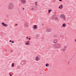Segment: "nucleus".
Instances as JSON below:
<instances>
[{
    "label": "nucleus",
    "mask_w": 76,
    "mask_h": 76,
    "mask_svg": "<svg viewBox=\"0 0 76 76\" xmlns=\"http://www.w3.org/2000/svg\"><path fill=\"white\" fill-rule=\"evenodd\" d=\"M24 61H22L21 62V64H24Z\"/></svg>",
    "instance_id": "21"
},
{
    "label": "nucleus",
    "mask_w": 76,
    "mask_h": 76,
    "mask_svg": "<svg viewBox=\"0 0 76 76\" xmlns=\"http://www.w3.org/2000/svg\"><path fill=\"white\" fill-rule=\"evenodd\" d=\"M60 7H58L59 9H60Z\"/></svg>",
    "instance_id": "37"
},
{
    "label": "nucleus",
    "mask_w": 76,
    "mask_h": 76,
    "mask_svg": "<svg viewBox=\"0 0 76 76\" xmlns=\"http://www.w3.org/2000/svg\"><path fill=\"white\" fill-rule=\"evenodd\" d=\"M21 2L23 4H26V0H21Z\"/></svg>",
    "instance_id": "7"
},
{
    "label": "nucleus",
    "mask_w": 76,
    "mask_h": 76,
    "mask_svg": "<svg viewBox=\"0 0 76 76\" xmlns=\"http://www.w3.org/2000/svg\"><path fill=\"white\" fill-rule=\"evenodd\" d=\"M46 31H47L48 32H51L52 31V29L51 28H47L46 29Z\"/></svg>",
    "instance_id": "6"
},
{
    "label": "nucleus",
    "mask_w": 76,
    "mask_h": 76,
    "mask_svg": "<svg viewBox=\"0 0 76 76\" xmlns=\"http://www.w3.org/2000/svg\"><path fill=\"white\" fill-rule=\"evenodd\" d=\"M31 38H28L29 40H31Z\"/></svg>",
    "instance_id": "28"
},
{
    "label": "nucleus",
    "mask_w": 76,
    "mask_h": 76,
    "mask_svg": "<svg viewBox=\"0 0 76 76\" xmlns=\"http://www.w3.org/2000/svg\"><path fill=\"white\" fill-rule=\"evenodd\" d=\"M10 76H12V75L10 74Z\"/></svg>",
    "instance_id": "32"
},
{
    "label": "nucleus",
    "mask_w": 76,
    "mask_h": 76,
    "mask_svg": "<svg viewBox=\"0 0 76 76\" xmlns=\"http://www.w3.org/2000/svg\"><path fill=\"white\" fill-rule=\"evenodd\" d=\"M54 37H57V36H56V35H54Z\"/></svg>",
    "instance_id": "29"
},
{
    "label": "nucleus",
    "mask_w": 76,
    "mask_h": 76,
    "mask_svg": "<svg viewBox=\"0 0 76 76\" xmlns=\"http://www.w3.org/2000/svg\"><path fill=\"white\" fill-rule=\"evenodd\" d=\"M11 53H13V50H11Z\"/></svg>",
    "instance_id": "24"
},
{
    "label": "nucleus",
    "mask_w": 76,
    "mask_h": 76,
    "mask_svg": "<svg viewBox=\"0 0 76 76\" xmlns=\"http://www.w3.org/2000/svg\"><path fill=\"white\" fill-rule=\"evenodd\" d=\"M52 47L53 48H54L56 49H57V44H54L53 45Z\"/></svg>",
    "instance_id": "4"
},
{
    "label": "nucleus",
    "mask_w": 76,
    "mask_h": 76,
    "mask_svg": "<svg viewBox=\"0 0 76 76\" xmlns=\"http://www.w3.org/2000/svg\"><path fill=\"white\" fill-rule=\"evenodd\" d=\"M30 42H29V41H27L26 42V45H30Z\"/></svg>",
    "instance_id": "10"
},
{
    "label": "nucleus",
    "mask_w": 76,
    "mask_h": 76,
    "mask_svg": "<svg viewBox=\"0 0 76 76\" xmlns=\"http://www.w3.org/2000/svg\"><path fill=\"white\" fill-rule=\"evenodd\" d=\"M59 1H62V0H59Z\"/></svg>",
    "instance_id": "30"
},
{
    "label": "nucleus",
    "mask_w": 76,
    "mask_h": 76,
    "mask_svg": "<svg viewBox=\"0 0 76 76\" xmlns=\"http://www.w3.org/2000/svg\"><path fill=\"white\" fill-rule=\"evenodd\" d=\"M52 10H48V12L49 13H50V12H51V11Z\"/></svg>",
    "instance_id": "18"
},
{
    "label": "nucleus",
    "mask_w": 76,
    "mask_h": 76,
    "mask_svg": "<svg viewBox=\"0 0 76 76\" xmlns=\"http://www.w3.org/2000/svg\"><path fill=\"white\" fill-rule=\"evenodd\" d=\"M34 10V7L32 8L31 9V10Z\"/></svg>",
    "instance_id": "22"
},
{
    "label": "nucleus",
    "mask_w": 76,
    "mask_h": 76,
    "mask_svg": "<svg viewBox=\"0 0 76 76\" xmlns=\"http://www.w3.org/2000/svg\"><path fill=\"white\" fill-rule=\"evenodd\" d=\"M61 48V45H60V44H57V48Z\"/></svg>",
    "instance_id": "13"
},
{
    "label": "nucleus",
    "mask_w": 76,
    "mask_h": 76,
    "mask_svg": "<svg viewBox=\"0 0 76 76\" xmlns=\"http://www.w3.org/2000/svg\"><path fill=\"white\" fill-rule=\"evenodd\" d=\"M60 37H63V36L62 35H60Z\"/></svg>",
    "instance_id": "23"
},
{
    "label": "nucleus",
    "mask_w": 76,
    "mask_h": 76,
    "mask_svg": "<svg viewBox=\"0 0 76 76\" xmlns=\"http://www.w3.org/2000/svg\"><path fill=\"white\" fill-rule=\"evenodd\" d=\"M26 38H27V39H29V38H28V37H26Z\"/></svg>",
    "instance_id": "27"
},
{
    "label": "nucleus",
    "mask_w": 76,
    "mask_h": 76,
    "mask_svg": "<svg viewBox=\"0 0 76 76\" xmlns=\"http://www.w3.org/2000/svg\"><path fill=\"white\" fill-rule=\"evenodd\" d=\"M55 20H56L57 21H58L59 20L58 18L57 17H56L55 18Z\"/></svg>",
    "instance_id": "15"
},
{
    "label": "nucleus",
    "mask_w": 76,
    "mask_h": 76,
    "mask_svg": "<svg viewBox=\"0 0 76 76\" xmlns=\"http://www.w3.org/2000/svg\"><path fill=\"white\" fill-rule=\"evenodd\" d=\"M61 9H62L61 8H60Z\"/></svg>",
    "instance_id": "40"
},
{
    "label": "nucleus",
    "mask_w": 76,
    "mask_h": 76,
    "mask_svg": "<svg viewBox=\"0 0 76 76\" xmlns=\"http://www.w3.org/2000/svg\"><path fill=\"white\" fill-rule=\"evenodd\" d=\"M37 37H39V34H37Z\"/></svg>",
    "instance_id": "25"
},
{
    "label": "nucleus",
    "mask_w": 76,
    "mask_h": 76,
    "mask_svg": "<svg viewBox=\"0 0 76 76\" xmlns=\"http://www.w3.org/2000/svg\"><path fill=\"white\" fill-rule=\"evenodd\" d=\"M10 42H12V40H10Z\"/></svg>",
    "instance_id": "31"
},
{
    "label": "nucleus",
    "mask_w": 76,
    "mask_h": 76,
    "mask_svg": "<svg viewBox=\"0 0 76 76\" xmlns=\"http://www.w3.org/2000/svg\"><path fill=\"white\" fill-rule=\"evenodd\" d=\"M56 16L55 15H53V16H52L51 17V19H53V20H54L55 19V18H56Z\"/></svg>",
    "instance_id": "12"
},
{
    "label": "nucleus",
    "mask_w": 76,
    "mask_h": 76,
    "mask_svg": "<svg viewBox=\"0 0 76 76\" xmlns=\"http://www.w3.org/2000/svg\"><path fill=\"white\" fill-rule=\"evenodd\" d=\"M60 18L61 19L63 18L64 20H66V18L65 15H64V14H62L60 16Z\"/></svg>",
    "instance_id": "2"
},
{
    "label": "nucleus",
    "mask_w": 76,
    "mask_h": 76,
    "mask_svg": "<svg viewBox=\"0 0 76 76\" xmlns=\"http://www.w3.org/2000/svg\"><path fill=\"white\" fill-rule=\"evenodd\" d=\"M24 25L26 27H29V25L28 22H25L24 23Z\"/></svg>",
    "instance_id": "3"
},
{
    "label": "nucleus",
    "mask_w": 76,
    "mask_h": 76,
    "mask_svg": "<svg viewBox=\"0 0 76 76\" xmlns=\"http://www.w3.org/2000/svg\"><path fill=\"white\" fill-rule=\"evenodd\" d=\"M75 42H76V39H75Z\"/></svg>",
    "instance_id": "39"
},
{
    "label": "nucleus",
    "mask_w": 76,
    "mask_h": 76,
    "mask_svg": "<svg viewBox=\"0 0 76 76\" xmlns=\"http://www.w3.org/2000/svg\"><path fill=\"white\" fill-rule=\"evenodd\" d=\"M61 7H62H62H63V6H61Z\"/></svg>",
    "instance_id": "35"
},
{
    "label": "nucleus",
    "mask_w": 76,
    "mask_h": 76,
    "mask_svg": "<svg viewBox=\"0 0 76 76\" xmlns=\"http://www.w3.org/2000/svg\"><path fill=\"white\" fill-rule=\"evenodd\" d=\"M39 57L38 56H36L35 58V60L37 61H39Z\"/></svg>",
    "instance_id": "8"
},
{
    "label": "nucleus",
    "mask_w": 76,
    "mask_h": 76,
    "mask_svg": "<svg viewBox=\"0 0 76 76\" xmlns=\"http://www.w3.org/2000/svg\"><path fill=\"white\" fill-rule=\"evenodd\" d=\"M66 26V23H64L62 25V26L63 27H65Z\"/></svg>",
    "instance_id": "16"
},
{
    "label": "nucleus",
    "mask_w": 76,
    "mask_h": 76,
    "mask_svg": "<svg viewBox=\"0 0 76 76\" xmlns=\"http://www.w3.org/2000/svg\"><path fill=\"white\" fill-rule=\"evenodd\" d=\"M46 67H48V66H49V64H46Z\"/></svg>",
    "instance_id": "20"
},
{
    "label": "nucleus",
    "mask_w": 76,
    "mask_h": 76,
    "mask_svg": "<svg viewBox=\"0 0 76 76\" xmlns=\"http://www.w3.org/2000/svg\"><path fill=\"white\" fill-rule=\"evenodd\" d=\"M64 48H63L62 49V51H66V48H67V46H65L64 47Z\"/></svg>",
    "instance_id": "9"
},
{
    "label": "nucleus",
    "mask_w": 76,
    "mask_h": 76,
    "mask_svg": "<svg viewBox=\"0 0 76 76\" xmlns=\"http://www.w3.org/2000/svg\"><path fill=\"white\" fill-rule=\"evenodd\" d=\"M15 25H18V24L16 23V24H15Z\"/></svg>",
    "instance_id": "33"
},
{
    "label": "nucleus",
    "mask_w": 76,
    "mask_h": 76,
    "mask_svg": "<svg viewBox=\"0 0 76 76\" xmlns=\"http://www.w3.org/2000/svg\"><path fill=\"white\" fill-rule=\"evenodd\" d=\"M12 43H14V41H12Z\"/></svg>",
    "instance_id": "26"
},
{
    "label": "nucleus",
    "mask_w": 76,
    "mask_h": 76,
    "mask_svg": "<svg viewBox=\"0 0 76 76\" xmlns=\"http://www.w3.org/2000/svg\"><path fill=\"white\" fill-rule=\"evenodd\" d=\"M23 10H24V8H23Z\"/></svg>",
    "instance_id": "38"
},
{
    "label": "nucleus",
    "mask_w": 76,
    "mask_h": 76,
    "mask_svg": "<svg viewBox=\"0 0 76 76\" xmlns=\"http://www.w3.org/2000/svg\"><path fill=\"white\" fill-rule=\"evenodd\" d=\"M9 75H10V73H9Z\"/></svg>",
    "instance_id": "42"
},
{
    "label": "nucleus",
    "mask_w": 76,
    "mask_h": 76,
    "mask_svg": "<svg viewBox=\"0 0 76 76\" xmlns=\"http://www.w3.org/2000/svg\"><path fill=\"white\" fill-rule=\"evenodd\" d=\"M1 23L4 26H7V25L5 24L4 23Z\"/></svg>",
    "instance_id": "11"
},
{
    "label": "nucleus",
    "mask_w": 76,
    "mask_h": 76,
    "mask_svg": "<svg viewBox=\"0 0 76 76\" xmlns=\"http://www.w3.org/2000/svg\"><path fill=\"white\" fill-rule=\"evenodd\" d=\"M38 4V2L37 1L36 2H35V6H37V5H38V4Z\"/></svg>",
    "instance_id": "19"
},
{
    "label": "nucleus",
    "mask_w": 76,
    "mask_h": 76,
    "mask_svg": "<svg viewBox=\"0 0 76 76\" xmlns=\"http://www.w3.org/2000/svg\"><path fill=\"white\" fill-rule=\"evenodd\" d=\"M14 7V4L12 2H11L9 4L8 9L12 10L13 9V7Z\"/></svg>",
    "instance_id": "1"
},
{
    "label": "nucleus",
    "mask_w": 76,
    "mask_h": 76,
    "mask_svg": "<svg viewBox=\"0 0 76 76\" xmlns=\"http://www.w3.org/2000/svg\"><path fill=\"white\" fill-rule=\"evenodd\" d=\"M59 7H61V5H60Z\"/></svg>",
    "instance_id": "34"
},
{
    "label": "nucleus",
    "mask_w": 76,
    "mask_h": 76,
    "mask_svg": "<svg viewBox=\"0 0 76 76\" xmlns=\"http://www.w3.org/2000/svg\"><path fill=\"white\" fill-rule=\"evenodd\" d=\"M14 66H15V64L14 63H12L11 65L12 67H13Z\"/></svg>",
    "instance_id": "17"
},
{
    "label": "nucleus",
    "mask_w": 76,
    "mask_h": 76,
    "mask_svg": "<svg viewBox=\"0 0 76 76\" xmlns=\"http://www.w3.org/2000/svg\"><path fill=\"white\" fill-rule=\"evenodd\" d=\"M57 41H58V40L57 39H54L53 40V42L54 44H57Z\"/></svg>",
    "instance_id": "5"
},
{
    "label": "nucleus",
    "mask_w": 76,
    "mask_h": 76,
    "mask_svg": "<svg viewBox=\"0 0 76 76\" xmlns=\"http://www.w3.org/2000/svg\"><path fill=\"white\" fill-rule=\"evenodd\" d=\"M34 29H37V25H34L33 26Z\"/></svg>",
    "instance_id": "14"
},
{
    "label": "nucleus",
    "mask_w": 76,
    "mask_h": 76,
    "mask_svg": "<svg viewBox=\"0 0 76 76\" xmlns=\"http://www.w3.org/2000/svg\"><path fill=\"white\" fill-rule=\"evenodd\" d=\"M61 6H63V5H62V4H61Z\"/></svg>",
    "instance_id": "36"
},
{
    "label": "nucleus",
    "mask_w": 76,
    "mask_h": 76,
    "mask_svg": "<svg viewBox=\"0 0 76 76\" xmlns=\"http://www.w3.org/2000/svg\"><path fill=\"white\" fill-rule=\"evenodd\" d=\"M7 50H6V49L5 50V51H7Z\"/></svg>",
    "instance_id": "41"
}]
</instances>
